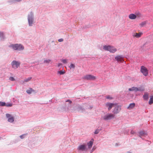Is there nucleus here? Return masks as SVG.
Returning a JSON list of instances; mask_svg holds the SVG:
<instances>
[{
	"label": "nucleus",
	"mask_w": 153,
	"mask_h": 153,
	"mask_svg": "<svg viewBox=\"0 0 153 153\" xmlns=\"http://www.w3.org/2000/svg\"><path fill=\"white\" fill-rule=\"evenodd\" d=\"M68 60L67 59H63L62 61L64 63H67Z\"/></svg>",
	"instance_id": "27"
},
{
	"label": "nucleus",
	"mask_w": 153,
	"mask_h": 153,
	"mask_svg": "<svg viewBox=\"0 0 153 153\" xmlns=\"http://www.w3.org/2000/svg\"><path fill=\"white\" fill-rule=\"evenodd\" d=\"M100 131V130L99 129H96L94 132V134H97Z\"/></svg>",
	"instance_id": "29"
},
{
	"label": "nucleus",
	"mask_w": 153,
	"mask_h": 153,
	"mask_svg": "<svg viewBox=\"0 0 153 153\" xmlns=\"http://www.w3.org/2000/svg\"><path fill=\"white\" fill-rule=\"evenodd\" d=\"M146 133L144 131H141L139 132V136L140 137H141L143 136L147 135Z\"/></svg>",
	"instance_id": "18"
},
{
	"label": "nucleus",
	"mask_w": 153,
	"mask_h": 153,
	"mask_svg": "<svg viewBox=\"0 0 153 153\" xmlns=\"http://www.w3.org/2000/svg\"><path fill=\"white\" fill-rule=\"evenodd\" d=\"M128 17L130 19H134L137 18V16L134 14H131L129 15Z\"/></svg>",
	"instance_id": "12"
},
{
	"label": "nucleus",
	"mask_w": 153,
	"mask_h": 153,
	"mask_svg": "<svg viewBox=\"0 0 153 153\" xmlns=\"http://www.w3.org/2000/svg\"><path fill=\"white\" fill-rule=\"evenodd\" d=\"M128 153H131L130 152H128Z\"/></svg>",
	"instance_id": "40"
},
{
	"label": "nucleus",
	"mask_w": 153,
	"mask_h": 153,
	"mask_svg": "<svg viewBox=\"0 0 153 153\" xmlns=\"http://www.w3.org/2000/svg\"><path fill=\"white\" fill-rule=\"evenodd\" d=\"M26 92L28 94H30L32 92H34L35 91L31 88H30L28 89L27 90Z\"/></svg>",
	"instance_id": "16"
},
{
	"label": "nucleus",
	"mask_w": 153,
	"mask_h": 153,
	"mask_svg": "<svg viewBox=\"0 0 153 153\" xmlns=\"http://www.w3.org/2000/svg\"><path fill=\"white\" fill-rule=\"evenodd\" d=\"M66 102H69V103L71 104L72 102L70 100H68L66 101Z\"/></svg>",
	"instance_id": "37"
},
{
	"label": "nucleus",
	"mask_w": 153,
	"mask_h": 153,
	"mask_svg": "<svg viewBox=\"0 0 153 153\" xmlns=\"http://www.w3.org/2000/svg\"><path fill=\"white\" fill-rule=\"evenodd\" d=\"M70 68H74L75 67V65L73 64H71L69 66Z\"/></svg>",
	"instance_id": "25"
},
{
	"label": "nucleus",
	"mask_w": 153,
	"mask_h": 153,
	"mask_svg": "<svg viewBox=\"0 0 153 153\" xmlns=\"http://www.w3.org/2000/svg\"><path fill=\"white\" fill-rule=\"evenodd\" d=\"M58 73L60 75L64 74L65 73V72H64L62 71H58Z\"/></svg>",
	"instance_id": "30"
},
{
	"label": "nucleus",
	"mask_w": 153,
	"mask_h": 153,
	"mask_svg": "<svg viewBox=\"0 0 153 153\" xmlns=\"http://www.w3.org/2000/svg\"><path fill=\"white\" fill-rule=\"evenodd\" d=\"M12 67L16 69L19 66L20 63L15 60L13 61L11 63Z\"/></svg>",
	"instance_id": "5"
},
{
	"label": "nucleus",
	"mask_w": 153,
	"mask_h": 153,
	"mask_svg": "<svg viewBox=\"0 0 153 153\" xmlns=\"http://www.w3.org/2000/svg\"><path fill=\"white\" fill-rule=\"evenodd\" d=\"M135 106V103H131L129 104V106L127 108L129 109H130L133 108Z\"/></svg>",
	"instance_id": "14"
},
{
	"label": "nucleus",
	"mask_w": 153,
	"mask_h": 153,
	"mask_svg": "<svg viewBox=\"0 0 153 153\" xmlns=\"http://www.w3.org/2000/svg\"><path fill=\"white\" fill-rule=\"evenodd\" d=\"M114 104L109 102L106 103L105 105V106L108 108V109L109 111L110 110L112 107L114 106Z\"/></svg>",
	"instance_id": "9"
},
{
	"label": "nucleus",
	"mask_w": 153,
	"mask_h": 153,
	"mask_svg": "<svg viewBox=\"0 0 153 153\" xmlns=\"http://www.w3.org/2000/svg\"><path fill=\"white\" fill-rule=\"evenodd\" d=\"M153 103V99L152 97H151L149 101V104L150 105H151Z\"/></svg>",
	"instance_id": "22"
},
{
	"label": "nucleus",
	"mask_w": 153,
	"mask_h": 153,
	"mask_svg": "<svg viewBox=\"0 0 153 153\" xmlns=\"http://www.w3.org/2000/svg\"><path fill=\"white\" fill-rule=\"evenodd\" d=\"M6 105L7 107H11L12 106V104H9Z\"/></svg>",
	"instance_id": "32"
},
{
	"label": "nucleus",
	"mask_w": 153,
	"mask_h": 153,
	"mask_svg": "<svg viewBox=\"0 0 153 153\" xmlns=\"http://www.w3.org/2000/svg\"><path fill=\"white\" fill-rule=\"evenodd\" d=\"M152 98L153 99V96H152Z\"/></svg>",
	"instance_id": "41"
},
{
	"label": "nucleus",
	"mask_w": 153,
	"mask_h": 153,
	"mask_svg": "<svg viewBox=\"0 0 153 153\" xmlns=\"http://www.w3.org/2000/svg\"><path fill=\"white\" fill-rule=\"evenodd\" d=\"M115 117V115L112 114H108L105 115L103 117V119L105 120H110L114 118Z\"/></svg>",
	"instance_id": "3"
},
{
	"label": "nucleus",
	"mask_w": 153,
	"mask_h": 153,
	"mask_svg": "<svg viewBox=\"0 0 153 153\" xmlns=\"http://www.w3.org/2000/svg\"><path fill=\"white\" fill-rule=\"evenodd\" d=\"M85 148V146L84 145H81L79 146L78 148V150H83Z\"/></svg>",
	"instance_id": "17"
},
{
	"label": "nucleus",
	"mask_w": 153,
	"mask_h": 153,
	"mask_svg": "<svg viewBox=\"0 0 153 153\" xmlns=\"http://www.w3.org/2000/svg\"><path fill=\"white\" fill-rule=\"evenodd\" d=\"M106 98L107 99H112V98L110 96H108L106 97Z\"/></svg>",
	"instance_id": "33"
},
{
	"label": "nucleus",
	"mask_w": 153,
	"mask_h": 153,
	"mask_svg": "<svg viewBox=\"0 0 153 153\" xmlns=\"http://www.w3.org/2000/svg\"><path fill=\"white\" fill-rule=\"evenodd\" d=\"M143 98L144 100H148L149 98V95L148 94L145 93L143 96Z\"/></svg>",
	"instance_id": "20"
},
{
	"label": "nucleus",
	"mask_w": 153,
	"mask_h": 153,
	"mask_svg": "<svg viewBox=\"0 0 153 153\" xmlns=\"http://www.w3.org/2000/svg\"><path fill=\"white\" fill-rule=\"evenodd\" d=\"M129 91H137L139 90L138 88L135 87H132L131 88H129L128 89Z\"/></svg>",
	"instance_id": "19"
},
{
	"label": "nucleus",
	"mask_w": 153,
	"mask_h": 153,
	"mask_svg": "<svg viewBox=\"0 0 153 153\" xmlns=\"http://www.w3.org/2000/svg\"><path fill=\"white\" fill-rule=\"evenodd\" d=\"M83 78L88 80H94L96 79L95 76L91 75H87L84 76Z\"/></svg>",
	"instance_id": "4"
},
{
	"label": "nucleus",
	"mask_w": 153,
	"mask_h": 153,
	"mask_svg": "<svg viewBox=\"0 0 153 153\" xmlns=\"http://www.w3.org/2000/svg\"><path fill=\"white\" fill-rule=\"evenodd\" d=\"M4 36V34L1 32H0V37H3Z\"/></svg>",
	"instance_id": "31"
},
{
	"label": "nucleus",
	"mask_w": 153,
	"mask_h": 153,
	"mask_svg": "<svg viewBox=\"0 0 153 153\" xmlns=\"http://www.w3.org/2000/svg\"><path fill=\"white\" fill-rule=\"evenodd\" d=\"M24 135H21L20 136V137L21 138V139H23L24 138Z\"/></svg>",
	"instance_id": "38"
},
{
	"label": "nucleus",
	"mask_w": 153,
	"mask_h": 153,
	"mask_svg": "<svg viewBox=\"0 0 153 153\" xmlns=\"http://www.w3.org/2000/svg\"><path fill=\"white\" fill-rule=\"evenodd\" d=\"M142 34V33H135L133 34V36L134 37H136V38H138L140 37Z\"/></svg>",
	"instance_id": "13"
},
{
	"label": "nucleus",
	"mask_w": 153,
	"mask_h": 153,
	"mask_svg": "<svg viewBox=\"0 0 153 153\" xmlns=\"http://www.w3.org/2000/svg\"><path fill=\"white\" fill-rule=\"evenodd\" d=\"M62 65V63H59L58 65V67H59L61 65Z\"/></svg>",
	"instance_id": "39"
},
{
	"label": "nucleus",
	"mask_w": 153,
	"mask_h": 153,
	"mask_svg": "<svg viewBox=\"0 0 153 153\" xmlns=\"http://www.w3.org/2000/svg\"><path fill=\"white\" fill-rule=\"evenodd\" d=\"M6 103L4 102H0V106H4L5 105Z\"/></svg>",
	"instance_id": "24"
},
{
	"label": "nucleus",
	"mask_w": 153,
	"mask_h": 153,
	"mask_svg": "<svg viewBox=\"0 0 153 153\" xmlns=\"http://www.w3.org/2000/svg\"><path fill=\"white\" fill-rule=\"evenodd\" d=\"M9 79L11 81H14L15 80V79L13 77H10L9 78Z\"/></svg>",
	"instance_id": "28"
},
{
	"label": "nucleus",
	"mask_w": 153,
	"mask_h": 153,
	"mask_svg": "<svg viewBox=\"0 0 153 153\" xmlns=\"http://www.w3.org/2000/svg\"><path fill=\"white\" fill-rule=\"evenodd\" d=\"M31 78H32L31 77H28L27 78L25 79L23 82H28L31 79Z\"/></svg>",
	"instance_id": "21"
},
{
	"label": "nucleus",
	"mask_w": 153,
	"mask_h": 153,
	"mask_svg": "<svg viewBox=\"0 0 153 153\" xmlns=\"http://www.w3.org/2000/svg\"><path fill=\"white\" fill-rule=\"evenodd\" d=\"M22 0H14V1L15 2H20Z\"/></svg>",
	"instance_id": "36"
},
{
	"label": "nucleus",
	"mask_w": 153,
	"mask_h": 153,
	"mask_svg": "<svg viewBox=\"0 0 153 153\" xmlns=\"http://www.w3.org/2000/svg\"><path fill=\"white\" fill-rule=\"evenodd\" d=\"M6 116L8 118V121L9 122L12 123L14 121V118L10 114H6Z\"/></svg>",
	"instance_id": "7"
},
{
	"label": "nucleus",
	"mask_w": 153,
	"mask_h": 153,
	"mask_svg": "<svg viewBox=\"0 0 153 153\" xmlns=\"http://www.w3.org/2000/svg\"><path fill=\"white\" fill-rule=\"evenodd\" d=\"M146 24V21H144V22H143L141 23L140 24V25L141 27H143V26H144Z\"/></svg>",
	"instance_id": "23"
},
{
	"label": "nucleus",
	"mask_w": 153,
	"mask_h": 153,
	"mask_svg": "<svg viewBox=\"0 0 153 153\" xmlns=\"http://www.w3.org/2000/svg\"><path fill=\"white\" fill-rule=\"evenodd\" d=\"M135 15L136 16H137V17H140L142 16V15L140 13H137Z\"/></svg>",
	"instance_id": "26"
},
{
	"label": "nucleus",
	"mask_w": 153,
	"mask_h": 153,
	"mask_svg": "<svg viewBox=\"0 0 153 153\" xmlns=\"http://www.w3.org/2000/svg\"><path fill=\"white\" fill-rule=\"evenodd\" d=\"M103 48L105 50L109 51L110 52L112 53H114L117 51L116 48L110 45L104 46L103 47Z\"/></svg>",
	"instance_id": "1"
},
{
	"label": "nucleus",
	"mask_w": 153,
	"mask_h": 153,
	"mask_svg": "<svg viewBox=\"0 0 153 153\" xmlns=\"http://www.w3.org/2000/svg\"><path fill=\"white\" fill-rule=\"evenodd\" d=\"M121 109V108L120 106H116L114 108L113 111V112L114 114H117L120 111Z\"/></svg>",
	"instance_id": "8"
},
{
	"label": "nucleus",
	"mask_w": 153,
	"mask_h": 153,
	"mask_svg": "<svg viewBox=\"0 0 153 153\" xmlns=\"http://www.w3.org/2000/svg\"><path fill=\"white\" fill-rule=\"evenodd\" d=\"M115 59L118 62H122L123 60V57L120 56H116Z\"/></svg>",
	"instance_id": "11"
},
{
	"label": "nucleus",
	"mask_w": 153,
	"mask_h": 153,
	"mask_svg": "<svg viewBox=\"0 0 153 153\" xmlns=\"http://www.w3.org/2000/svg\"><path fill=\"white\" fill-rule=\"evenodd\" d=\"M131 134H135V132L133 130H131Z\"/></svg>",
	"instance_id": "34"
},
{
	"label": "nucleus",
	"mask_w": 153,
	"mask_h": 153,
	"mask_svg": "<svg viewBox=\"0 0 153 153\" xmlns=\"http://www.w3.org/2000/svg\"><path fill=\"white\" fill-rule=\"evenodd\" d=\"M10 47L12 48L15 50H21L24 49V46L21 45L17 44L11 45Z\"/></svg>",
	"instance_id": "2"
},
{
	"label": "nucleus",
	"mask_w": 153,
	"mask_h": 153,
	"mask_svg": "<svg viewBox=\"0 0 153 153\" xmlns=\"http://www.w3.org/2000/svg\"><path fill=\"white\" fill-rule=\"evenodd\" d=\"M140 71L145 76H146L148 75V71L145 67L142 66L141 68Z\"/></svg>",
	"instance_id": "6"
},
{
	"label": "nucleus",
	"mask_w": 153,
	"mask_h": 153,
	"mask_svg": "<svg viewBox=\"0 0 153 153\" xmlns=\"http://www.w3.org/2000/svg\"><path fill=\"white\" fill-rule=\"evenodd\" d=\"M29 24L30 26H32L33 23V19L32 16H29L28 18Z\"/></svg>",
	"instance_id": "10"
},
{
	"label": "nucleus",
	"mask_w": 153,
	"mask_h": 153,
	"mask_svg": "<svg viewBox=\"0 0 153 153\" xmlns=\"http://www.w3.org/2000/svg\"><path fill=\"white\" fill-rule=\"evenodd\" d=\"M93 141L94 140L92 139L88 143V145L89 148H90L92 147L93 143Z\"/></svg>",
	"instance_id": "15"
},
{
	"label": "nucleus",
	"mask_w": 153,
	"mask_h": 153,
	"mask_svg": "<svg viewBox=\"0 0 153 153\" xmlns=\"http://www.w3.org/2000/svg\"><path fill=\"white\" fill-rule=\"evenodd\" d=\"M58 41L59 42H62L63 41V39H59Z\"/></svg>",
	"instance_id": "35"
}]
</instances>
